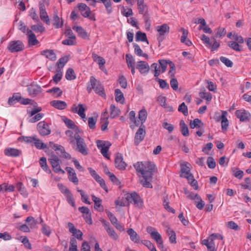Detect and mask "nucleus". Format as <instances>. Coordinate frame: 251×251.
<instances>
[{
  "instance_id": "obj_45",
  "label": "nucleus",
  "mask_w": 251,
  "mask_h": 251,
  "mask_svg": "<svg viewBox=\"0 0 251 251\" xmlns=\"http://www.w3.org/2000/svg\"><path fill=\"white\" fill-rule=\"evenodd\" d=\"M65 77L67 80H74L76 78L74 71L72 68H69L66 73Z\"/></svg>"
},
{
  "instance_id": "obj_47",
  "label": "nucleus",
  "mask_w": 251,
  "mask_h": 251,
  "mask_svg": "<svg viewBox=\"0 0 251 251\" xmlns=\"http://www.w3.org/2000/svg\"><path fill=\"white\" fill-rule=\"evenodd\" d=\"M36 136H22L18 138V140L21 142H24L26 143H33Z\"/></svg>"
},
{
  "instance_id": "obj_26",
  "label": "nucleus",
  "mask_w": 251,
  "mask_h": 251,
  "mask_svg": "<svg viewBox=\"0 0 251 251\" xmlns=\"http://www.w3.org/2000/svg\"><path fill=\"white\" fill-rule=\"evenodd\" d=\"M41 54L45 55L47 58L54 61L56 59V56L52 50H46L41 52Z\"/></svg>"
},
{
  "instance_id": "obj_37",
  "label": "nucleus",
  "mask_w": 251,
  "mask_h": 251,
  "mask_svg": "<svg viewBox=\"0 0 251 251\" xmlns=\"http://www.w3.org/2000/svg\"><path fill=\"white\" fill-rule=\"evenodd\" d=\"M68 60L69 57L67 56H65L60 58L56 62V65L58 67V69L61 70L63 68Z\"/></svg>"
},
{
  "instance_id": "obj_44",
  "label": "nucleus",
  "mask_w": 251,
  "mask_h": 251,
  "mask_svg": "<svg viewBox=\"0 0 251 251\" xmlns=\"http://www.w3.org/2000/svg\"><path fill=\"white\" fill-rule=\"evenodd\" d=\"M110 115L111 118H114L119 114L120 110L115 107L113 104H111L110 107Z\"/></svg>"
},
{
  "instance_id": "obj_59",
  "label": "nucleus",
  "mask_w": 251,
  "mask_h": 251,
  "mask_svg": "<svg viewBox=\"0 0 251 251\" xmlns=\"http://www.w3.org/2000/svg\"><path fill=\"white\" fill-rule=\"evenodd\" d=\"M143 17L145 21L146 28L149 29L151 25V23L149 13L147 12H146L144 14Z\"/></svg>"
},
{
  "instance_id": "obj_39",
  "label": "nucleus",
  "mask_w": 251,
  "mask_h": 251,
  "mask_svg": "<svg viewBox=\"0 0 251 251\" xmlns=\"http://www.w3.org/2000/svg\"><path fill=\"white\" fill-rule=\"evenodd\" d=\"M203 126V123L200 119L196 118L194 121H191L190 123V126L191 128H200Z\"/></svg>"
},
{
  "instance_id": "obj_21",
  "label": "nucleus",
  "mask_w": 251,
  "mask_h": 251,
  "mask_svg": "<svg viewBox=\"0 0 251 251\" xmlns=\"http://www.w3.org/2000/svg\"><path fill=\"white\" fill-rule=\"evenodd\" d=\"M89 149L83 138L79 137V153L86 156L88 154Z\"/></svg>"
},
{
  "instance_id": "obj_51",
  "label": "nucleus",
  "mask_w": 251,
  "mask_h": 251,
  "mask_svg": "<svg viewBox=\"0 0 251 251\" xmlns=\"http://www.w3.org/2000/svg\"><path fill=\"white\" fill-rule=\"evenodd\" d=\"M168 64L170 66V70L168 72V75L170 76L171 77H175V75L176 73L175 65L174 63L170 60H168Z\"/></svg>"
},
{
  "instance_id": "obj_16",
  "label": "nucleus",
  "mask_w": 251,
  "mask_h": 251,
  "mask_svg": "<svg viewBox=\"0 0 251 251\" xmlns=\"http://www.w3.org/2000/svg\"><path fill=\"white\" fill-rule=\"evenodd\" d=\"M136 69L141 74H147L150 71V67L148 63L144 61L137 62Z\"/></svg>"
},
{
  "instance_id": "obj_46",
  "label": "nucleus",
  "mask_w": 251,
  "mask_h": 251,
  "mask_svg": "<svg viewBox=\"0 0 251 251\" xmlns=\"http://www.w3.org/2000/svg\"><path fill=\"white\" fill-rule=\"evenodd\" d=\"M155 81L158 82L159 87L163 89H169V85L166 80L156 77Z\"/></svg>"
},
{
  "instance_id": "obj_62",
  "label": "nucleus",
  "mask_w": 251,
  "mask_h": 251,
  "mask_svg": "<svg viewBox=\"0 0 251 251\" xmlns=\"http://www.w3.org/2000/svg\"><path fill=\"white\" fill-rule=\"evenodd\" d=\"M220 59L227 67H232L233 66V62L226 57L221 56Z\"/></svg>"
},
{
  "instance_id": "obj_10",
  "label": "nucleus",
  "mask_w": 251,
  "mask_h": 251,
  "mask_svg": "<svg viewBox=\"0 0 251 251\" xmlns=\"http://www.w3.org/2000/svg\"><path fill=\"white\" fill-rule=\"evenodd\" d=\"M50 144H53V149L56 151L57 154L60 157L68 159H71V155L68 153L66 152L65 149L63 146L54 144L52 142H50Z\"/></svg>"
},
{
  "instance_id": "obj_18",
  "label": "nucleus",
  "mask_w": 251,
  "mask_h": 251,
  "mask_svg": "<svg viewBox=\"0 0 251 251\" xmlns=\"http://www.w3.org/2000/svg\"><path fill=\"white\" fill-rule=\"evenodd\" d=\"M29 95L32 97H35L42 92L41 87L33 83H32L27 88Z\"/></svg>"
},
{
  "instance_id": "obj_1",
  "label": "nucleus",
  "mask_w": 251,
  "mask_h": 251,
  "mask_svg": "<svg viewBox=\"0 0 251 251\" xmlns=\"http://www.w3.org/2000/svg\"><path fill=\"white\" fill-rule=\"evenodd\" d=\"M144 174L143 179L141 180V183L146 188H152L151 182L152 179L153 173L155 169V165L151 162H144L143 165Z\"/></svg>"
},
{
  "instance_id": "obj_14",
  "label": "nucleus",
  "mask_w": 251,
  "mask_h": 251,
  "mask_svg": "<svg viewBox=\"0 0 251 251\" xmlns=\"http://www.w3.org/2000/svg\"><path fill=\"white\" fill-rule=\"evenodd\" d=\"M235 115L241 122L249 121L251 117L250 113L243 109L237 110L235 111Z\"/></svg>"
},
{
  "instance_id": "obj_33",
  "label": "nucleus",
  "mask_w": 251,
  "mask_h": 251,
  "mask_svg": "<svg viewBox=\"0 0 251 251\" xmlns=\"http://www.w3.org/2000/svg\"><path fill=\"white\" fill-rule=\"evenodd\" d=\"M25 222L28 223L30 228L33 229L37 227V224L38 223V220H35L32 216H29L26 218Z\"/></svg>"
},
{
  "instance_id": "obj_27",
  "label": "nucleus",
  "mask_w": 251,
  "mask_h": 251,
  "mask_svg": "<svg viewBox=\"0 0 251 251\" xmlns=\"http://www.w3.org/2000/svg\"><path fill=\"white\" fill-rule=\"evenodd\" d=\"M92 199L95 203L94 208L100 211H102L103 210V207L101 204L102 202L101 200L94 195L92 196Z\"/></svg>"
},
{
  "instance_id": "obj_11",
  "label": "nucleus",
  "mask_w": 251,
  "mask_h": 251,
  "mask_svg": "<svg viewBox=\"0 0 251 251\" xmlns=\"http://www.w3.org/2000/svg\"><path fill=\"white\" fill-rule=\"evenodd\" d=\"M37 129L40 135L42 136L48 135L51 132L49 125L45 121L40 122L37 124Z\"/></svg>"
},
{
  "instance_id": "obj_57",
  "label": "nucleus",
  "mask_w": 251,
  "mask_h": 251,
  "mask_svg": "<svg viewBox=\"0 0 251 251\" xmlns=\"http://www.w3.org/2000/svg\"><path fill=\"white\" fill-rule=\"evenodd\" d=\"M159 65L158 66H160V68H161V73H164L166 71L167 64H168V60H159Z\"/></svg>"
},
{
  "instance_id": "obj_40",
  "label": "nucleus",
  "mask_w": 251,
  "mask_h": 251,
  "mask_svg": "<svg viewBox=\"0 0 251 251\" xmlns=\"http://www.w3.org/2000/svg\"><path fill=\"white\" fill-rule=\"evenodd\" d=\"M92 57L99 64L100 67L103 66L105 63V59L103 57L98 56L95 53H92Z\"/></svg>"
},
{
  "instance_id": "obj_36",
  "label": "nucleus",
  "mask_w": 251,
  "mask_h": 251,
  "mask_svg": "<svg viewBox=\"0 0 251 251\" xmlns=\"http://www.w3.org/2000/svg\"><path fill=\"white\" fill-rule=\"evenodd\" d=\"M34 146L38 150H44L47 148V145L43 143L41 140L36 138L33 142Z\"/></svg>"
},
{
  "instance_id": "obj_41",
  "label": "nucleus",
  "mask_w": 251,
  "mask_h": 251,
  "mask_svg": "<svg viewBox=\"0 0 251 251\" xmlns=\"http://www.w3.org/2000/svg\"><path fill=\"white\" fill-rule=\"evenodd\" d=\"M49 93H53L55 98H58L62 95V91L59 87H53L47 91Z\"/></svg>"
},
{
  "instance_id": "obj_13",
  "label": "nucleus",
  "mask_w": 251,
  "mask_h": 251,
  "mask_svg": "<svg viewBox=\"0 0 251 251\" xmlns=\"http://www.w3.org/2000/svg\"><path fill=\"white\" fill-rule=\"evenodd\" d=\"M96 144L98 149L100 150V152L102 155L105 158H109L107 151L111 145L109 144L107 146H105V142L100 140H97Z\"/></svg>"
},
{
  "instance_id": "obj_19",
  "label": "nucleus",
  "mask_w": 251,
  "mask_h": 251,
  "mask_svg": "<svg viewBox=\"0 0 251 251\" xmlns=\"http://www.w3.org/2000/svg\"><path fill=\"white\" fill-rule=\"evenodd\" d=\"M21 152V151L12 148H7L4 150V153L7 156L17 157Z\"/></svg>"
},
{
  "instance_id": "obj_2",
  "label": "nucleus",
  "mask_w": 251,
  "mask_h": 251,
  "mask_svg": "<svg viewBox=\"0 0 251 251\" xmlns=\"http://www.w3.org/2000/svg\"><path fill=\"white\" fill-rule=\"evenodd\" d=\"M90 82L91 87L87 88L89 93L92 89H94L95 92L100 96L104 98L106 97L105 94L104 92V88L99 81L97 80L94 76H91L90 78Z\"/></svg>"
},
{
  "instance_id": "obj_8",
  "label": "nucleus",
  "mask_w": 251,
  "mask_h": 251,
  "mask_svg": "<svg viewBox=\"0 0 251 251\" xmlns=\"http://www.w3.org/2000/svg\"><path fill=\"white\" fill-rule=\"evenodd\" d=\"M75 133L70 130L66 131V134L69 137L70 143L75 146L76 151H78V129L75 131Z\"/></svg>"
},
{
  "instance_id": "obj_54",
  "label": "nucleus",
  "mask_w": 251,
  "mask_h": 251,
  "mask_svg": "<svg viewBox=\"0 0 251 251\" xmlns=\"http://www.w3.org/2000/svg\"><path fill=\"white\" fill-rule=\"evenodd\" d=\"M90 34L84 29L81 26H79V37L84 40H89Z\"/></svg>"
},
{
  "instance_id": "obj_25",
  "label": "nucleus",
  "mask_w": 251,
  "mask_h": 251,
  "mask_svg": "<svg viewBox=\"0 0 251 251\" xmlns=\"http://www.w3.org/2000/svg\"><path fill=\"white\" fill-rule=\"evenodd\" d=\"M127 233L129 235L130 239L132 241L136 243H139L140 236L132 228H129L127 230Z\"/></svg>"
},
{
  "instance_id": "obj_38",
  "label": "nucleus",
  "mask_w": 251,
  "mask_h": 251,
  "mask_svg": "<svg viewBox=\"0 0 251 251\" xmlns=\"http://www.w3.org/2000/svg\"><path fill=\"white\" fill-rule=\"evenodd\" d=\"M151 72L154 73V76L155 77H157L159 75L161 70L160 69V66H158V65L154 63L152 64L151 66Z\"/></svg>"
},
{
  "instance_id": "obj_49",
  "label": "nucleus",
  "mask_w": 251,
  "mask_h": 251,
  "mask_svg": "<svg viewBox=\"0 0 251 251\" xmlns=\"http://www.w3.org/2000/svg\"><path fill=\"white\" fill-rule=\"evenodd\" d=\"M167 233L169 236V241L171 243H176V233L173 230L169 228L167 231Z\"/></svg>"
},
{
  "instance_id": "obj_31",
  "label": "nucleus",
  "mask_w": 251,
  "mask_h": 251,
  "mask_svg": "<svg viewBox=\"0 0 251 251\" xmlns=\"http://www.w3.org/2000/svg\"><path fill=\"white\" fill-rule=\"evenodd\" d=\"M115 100L117 102H120L122 104L124 103L125 98L122 91L119 89L115 90Z\"/></svg>"
},
{
  "instance_id": "obj_32",
  "label": "nucleus",
  "mask_w": 251,
  "mask_h": 251,
  "mask_svg": "<svg viewBox=\"0 0 251 251\" xmlns=\"http://www.w3.org/2000/svg\"><path fill=\"white\" fill-rule=\"evenodd\" d=\"M135 39L136 41L146 42L149 44V41L145 33L142 32L140 31H137L136 33Z\"/></svg>"
},
{
  "instance_id": "obj_7",
  "label": "nucleus",
  "mask_w": 251,
  "mask_h": 251,
  "mask_svg": "<svg viewBox=\"0 0 251 251\" xmlns=\"http://www.w3.org/2000/svg\"><path fill=\"white\" fill-rule=\"evenodd\" d=\"M75 133L70 130L66 131V134L69 137L70 143L75 146L76 151H78V129L75 131Z\"/></svg>"
},
{
  "instance_id": "obj_48",
  "label": "nucleus",
  "mask_w": 251,
  "mask_h": 251,
  "mask_svg": "<svg viewBox=\"0 0 251 251\" xmlns=\"http://www.w3.org/2000/svg\"><path fill=\"white\" fill-rule=\"evenodd\" d=\"M32 30L36 32H43L45 30V28L42 24H38L31 26Z\"/></svg>"
},
{
  "instance_id": "obj_42",
  "label": "nucleus",
  "mask_w": 251,
  "mask_h": 251,
  "mask_svg": "<svg viewBox=\"0 0 251 251\" xmlns=\"http://www.w3.org/2000/svg\"><path fill=\"white\" fill-rule=\"evenodd\" d=\"M39 163L41 167L44 171L49 173L51 172V171L48 168L47 164V160L46 157H41L39 160Z\"/></svg>"
},
{
  "instance_id": "obj_50",
  "label": "nucleus",
  "mask_w": 251,
  "mask_h": 251,
  "mask_svg": "<svg viewBox=\"0 0 251 251\" xmlns=\"http://www.w3.org/2000/svg\"><path fill=\"white\" fill-rule=\"evenodd\" d=\"M143 165L144 162H138L136 164H134V167L135 168L136 171L138 173H140L143 177L144 174V169H143Z\"/></svg>"
},
{
  "instance_id": "obj_29",
  "label": "nucleus",
  "mask_w": 251,
  "mask_h": 251,
  "mask_svg": "<svg viewBox=\"0 0 251 251\" xmlns=\"http://www.w3.org/2000/svg\"><path fill=\"white\" fill-rule=\"evenodd\" d=\"M96 3L101 2L102 3L106 8L107 13L109 14L112 11V8L111 7V0H96Z\"/></svg>"
},
{
  "instance_id": "obj_20",
  "label": "nucleus",
  "mask_w": 251,
  "mask_h": 251,
  "mask_svg": "<svg viewBox=\"0 0 251 251\" xmlns=\"http://www.w3.org/2000/svg\"><path fill=\"white\" fill-rule=\"evenodd\" d=\"M50 104L51 106L59 110H63L65 109L67 106L66 102L61 100H54L51 101Z\"/></svg>"
},
{
  "instance_id": "obj_3",
  "label": "nucleus",
  "mask_w": 251,
  "mask_h": 251,
  "mask_svg": "<svg viewBox=\"0 0 251 251\" xmlns=\"http://www.w3.org/2000/svg\"><path fill=\"white\" fill-rule=\"evenodd\" d=\"M156 30L158 32L157 39L159 42L158 46H160L161 42L164 40L165 37L169 34L170 27L167 24H163L161 25L157 26Z\"/></svg>"
},
{
  "instance_id": "obj_12",
  "label": "nucleus",
  "mask_w": 251,
  "mask_h": 251,
  "mask_svg": "<svg viewBox=\"0 0 251 251\" xmlns=\"http://www.w3.org/2000/svg\"><path fill=\"white\" fill-rule=\"evenodd\" d=\"M145 128V126H140V128L136 132L134 138V144L136 146L138 145L143 140L146 135V130Z\"/></svg>"
},
{
  "instance_id": "obj_43",
  "label": "nucleus",
  "mask_w": 251,
  "mask_h": 251,
  "mask_svg": "<svg viewBox=\"0 0 251 251\" xmlns=\"http://www.w3.org/2000/svg\"><path fill=\"white\" fill-rule=\"evenodd\" d=\"M86 110L87 107H84L83 104H79V117L84 122H86L87 120L85 114V111Z\"/></svg>"
},
{
  "instance_id": "obj_52",
  "label": "nucleus",
  "mask_w": 251,
  "mask_h": 251,
  "mask_svg": "<svg viewBox=\"0 0 251 251\" xmlns=\"http://www.w3.org/2000/svg\"><path fill=\"white\" fill-rule=\"evenodd\" d=\"M199 96L201 99L206 100L207 103L211 100L212 95L210 93H206L204 91L201 92L199 93Z\"/></svg>"
},
{
  "instance_id": "obj_5",
  "label": "nucleus",
  "mask_w": 251,
  "mask_h": 251,
  "mask_svg": "<svg viewBox=\"0 0 251 251\" xmlns=\"http://www.w3.org/2000/svg\"><path fill=\"white\" fill-rule=\"evenodd\" d=\"M126 200L128 202H133L134 204L138 207H141L143 203V200L140 196L135 192L127 194Z\"/></svg>"
},
{
  "instance_id": "obj_34",
  "label": "nucleus",
  "mask_w": 251,
  "mask_h": 251,
  "mask_svg": "<svg viewBox=\"0 0 251 251\" xmlns=\"http://www.w3.org/2000/svg\"><path fill=\"white\" fill-rule=\"evenodd\" d=\"M133 47L134 48V52L138 56H143L146 59L148 58V55L146 53H143V50L141 49L140 46L137 44H133Z\"/></svg>"
},
{
  "instance_id": "obj_17",
  "label": "nucleus",
  "mask_w": 251,
  "mask_h": 251,
  "mask_svg": "<svg viewBox=\"0 0 251 251\" xmlns=\"http://www.w3.org/2000/svg\"><path fill=\"white\" fill-rule=\"evenodd\" d=\"M227 114V112L226 111H222V115H219L217 120V121L221 120V126L223 130H226L228 126V121L226 117Z\"/></svg>"
},
{
  "instance_id": "obj_60",
  "label": "nucleus",
  "mask_w": 251,
  "mask_h": 251,
  "mask_svg": "<svg viewBox=\"0 0 251 251\" xmlns=\"http://www.w3.org/2000/svg\"><path fill=\"white\" fill-rule=\"evenodd\" d=\"M62 73L60 69L56 70V73L53 77V80L57 83L62 78Z\"/></svg>"
},
{
  "instance_id": "obj_30",
  "label": "nucleus",
  "mask_w": 251,
  "mask_h": 251,
  "mask_svg": "<svg viewBox=\"0 0 251 251\" xmlns=\"http://www.w3.org/2000/svg\"><path fill=\"white\" fill-rule=\"evenodd\" d=\"M180 131L184 136H188L189 135V129L187 125L183 120H181L179 123Z\"/></svg>"
},
{
  "instance_id": "obj_15",
  "label": "nucleus",
  "mask_w": 251,
  "mask_h": 251,
  "mask_svg": "<svg viewBox=\"0 0 251 251\" xmlns=\"http://www.w3.org/2000/svg\"><path fill=\"white\" fill-rule=\"evenodd\" d=\"M115 167L119 170H125L126 166V164L123 161V158L122 154L117 153L115 159Z\"/></svg>"
},
{
  "instance_id": "obj_63",
  "label": "nucleus",
  "mask_w": 251,
  "mask_h": 251,
  "mask_svg": "<svg viewBox=\"0 0 251 251\" xmlns=\"http://www.w3.org/2000/svg\"><path fill=\"white\" fill-rule=\"evenodd\" d=\"M97 119H94L93 117H91L88 119V123L89 128L91 129H94L96 128V124Z\"/></svg>"
},
{
  "instance_id": "obj_55",
  "label": "nucleus",
  "mask_w": 251,
  "mask_h": 251,
  "mask_svg": "<svg viewBox=\"0 0 251 251\" xmlns=\"http://www.w3.org/2000/svg\"><path fill=\"white\" fill-rule=\"evenodd\" d=\"M126 58L127 67L129 68L134 66L133 64L135 62V61L133 58L132 55L130 54H126Z\"/></svg>"
},
{
  "instance_id": "obj_28",
  "label": "nucleus",
  "mask_w": 251,
  "mask_h": 251,
  "mask_svg": "<svg viewBox=\"0 0 251 251\" xmlns=\"http://www.w3.org/2000/svg\"><path fill=\"white\" fill-rule=\"evenodd\" d=\"M76 239H78V234H76V236H73L71 237L69 251H77V246Z\"/></svg>"
},
{
  "instance_id": "obj_6",
  "label": "nucleus",
  "mask_w": 251,
  "mask_h": 251,
  "mask_svg": "<svg viewBox=\"0 0 251 251\" xmlns=\"http://www.w3.org/2000/svg\"><path fill=\"white\" fill-rule=\"evenodd\" d=\"M7 49L11 52L21 51L24 50V45L20 40L12 41L9 43Z\"/></svg>"
},
{
  "instance_id": "obj_24",
  "label": "nucleus",
  "mask_w": 251,
  "mask_h": 251,
  "mask_svg": "<svg viewBox=\"0 0 251 251\" xmlns=\"http://www.w3.org/2000/svg\"><path fill=\"white\" fill-rule=\"evenodd\" d=\"M62 120L64 122L68 128L72 129L75 131H76L77 129H78L77 126L72 120L66 118L65 116L62 117Z\"/></svg>"
},
{
  "instance_id": "obj_56",
  "label": "nucleus",
  "mask_w": 251,
  "mask_h": 251,
  "mask_svg": "<svg viewBox=\"0 0 251 251\" xmlns=\"http://www.w3.org/2000/svg\"><path fill=\"white\" fill-rule=\"evenodd\" d=\"M178 111L182 113L184 116H187L188 114L187 106L184 102H182L179 105Z\"/></svg>"
},
{
  "instance_id": "obj_23",
  "label": "nucleus",
  "mask_w": 251,
  "mask_h": 251,
  "mask_svg": "<svg viewBox=\"0 0 251 251\" xmlns=\"http://www.w3.org/2000/svg\"><path fill=\"white\" fill-rule=\"evenodd\" d=\"M66 170L68 174L69 179L74 183H77L78 179L75 170L73 168L68 167L66 168Z\"/></svg>"
},
{
  "instance_id": "obj_22",
  "label": "nucleus",
  "mask_w": 251,
  "mask_h": 251,
  "mask_svg": "<svg viewBox=\"0 0 251 251\" xmlns=\"http://www.w3.org/2000/svg\"><path fill=\"white\" fill-rule=\"evenodd\" d=\"M27 34L28 35V44L29 46H34L39 43L36 38L35 35L32 32L31 30L27 29Z\"/></svg>"
},
{
  "instance_id": "obj_61",
  "label": "nucleus",
  "mask_w": 251,
  "mask_h": 251,
  "mask_svg": "<svg viewBox=\"0 0 251 251\" xmlns=\"http://www.w3.org/2000/svg\"><path fill=\"white\" fill-rule=\"evenodd\" d=\"M228 46L231 48L232 50L237 51H240L241 50L240 49V46L238 43L234 41H230L228 42Z\"/></svg>"
},
{
  "instance_id": "obj_64",
  "label": "nucleus",
  "mask_w": 251,
  "mask_h": 251,
  "mask_svg": "<svg viewBox=\"0 0 251 251\" xmlns=\"http://www.w3.org/2000/svg\"><path fill=\"white\" fill-rule=\"evenodd\" d=\"M106 231L107 232L109 236L114 240H117L118 239V236L112 227L108 228L106 230Z\"/></svg>"
},
{
  "instance_id": "obj_53",
  "label": "nucleus",
  "mask_w": 251,
  "mask_h": 251,
  "mask_svg": "<svg viewBox=\"0 0 251 251\" xmlns=\"http://www.w3.org/2000/svg\"><path fill=\"white\" fill-rule=\"evenodd\" d=\"M79 193L81 195V199L82 201L86 204H90L91 202L88 200V195L86 194L85 192L81 190H79Z\"/></svg>"
},
{
  "instance_id": "obj_9",
  "label": "nucleus",
  "mask_w": 251,
  "mask_h": 251,
  "mask_svg": "<svg viewBox=\"0 0 251 251\" xmlns=\"http://www.w3.org/2000/svg\"><path fill=\"white\" fill-rule=\"evenodd\" d=\"M49 161L51 166L53 168V170L54 172L57 173H61L64 174L65 173V171L61 169L60 166V160L56 155H52L51 158L49 159Z\"/></svg>"
},
{
  "instance_id": "obj_35",
  "label": "nucleus",
  "mask_w": 251,
  "mask_h": 251,
  "mask_svg": "<svg viewBox=\"0 0 251 251\" xmlns=\"http://www.w3.org/2000/svg\"><path fill=\"white\" fill-rule=\"evenodd\" d=\"M147 117V112L145 109H142L139 111L138 113V118L141 121V126H142L143 124L145 122Z\"/></svg>"
},
{
  "instance_id": "obj_58",
  "label": "nucleus",
  "mask_w": 251,
  "mask_h": 251,
  "mask_svg": "<svg viewBox=\"0 0 251 251\" xmlns=\"http://www.w3.org/2000/svg\"><path fill=\"white\" fill-rule=\"evenodd\" d=\"M95 179L100 184V186L105 190V191H108L107 187L103 179H102L100 176H98Z\"/></svg>"
},
{
  "instance_id": "obj_4",
  "label": "nucleus",
  "mask_w": 251,
  "mask_h": 251,
  "mask_svg": "<svg viewBox=\"0 0 251 251\" xmlns=\"http://www.w3.org/2000/svg\"><path fill=\"white\" fill-rule=\"evenodd\" d=\"M79 12L81 15L92 21H95V17L91 11L90 8L85 3H79Z\"/></svg>"
}]
</instances>
